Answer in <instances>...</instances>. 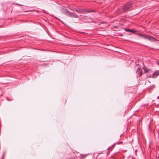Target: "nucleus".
<instances>
[{
    "mask_svg": "<svg viewBox=\"0 0 159 159\" xmlns=\"http://www.w3.org/2000/svg\"><path fill=\"white\" fill-rule=\"evenodd\" d=\"M61 12L65 15H66L73 18H78L79 16L75 14V13L70 12L67 9L64 8H61Z\"/></svg>",
    "mask_w": 159,
    "mask_h": 159,
    "instance_id": "f257e3e1",
    "label": "nucleus"
},
{
    "mask_svg": "<svg viewBox=\"0 0 159 159\" xmlns=\"http://www.w3.org/2000/svg\"><path fill=\"white\" fill-rule=\"evenodd\" d=\"M140 35L143 39L155 42L157 41V39L156 38L150 35H143L141 34Z\"/></svg>",
    "mask_w": 159,
    "mask_h": 159,
    "instance_id": "f03ea898",
    "label": "nucleus"
},
{
    "mask_svg": "<svg viewBox=\"0 0 159 159\" xmlns=\"http://www.w3.org/2000/svg\"><path fill=\"white\" fill-rule=\"evenodd\" d=\"M131 4L130 3H127L124 6L123 8V9L124 11H125L128 10L130 9L131 7Z\"/></svg>",
    "mask_w": 159,
    "mask_h": 159,
    "instance_id": "7ed1b4c3",
    "label": "nucleus"
},
{
    "mask_svg": "<svg viewBox=\"0 0 159 159\" xmlns=\"http://www.w3.org/2000/svg\"><path fill=\"white\" fill-rule=\"evenodd\" d=\"M78 13H84L85 12H86L87 13H89L91 11H89L88 10H86L85 9H78L75 10Z\"/></svg>",
    "mask_w": 159,
    "mask_h": 159,
    "instance_id": "20e7f679",
    "label": "nucleus"
},
{
    "mask_svg": "<svg viewBox=\"0 0 159 159\" xmlns=\"http://www.w3.org/2000/svg\"><path fill=\"white\" fill-rule=\"evenodd\" d=\"M143 73L142 69L140 68H138L136 72L137 75L138 77H140L142 75Z\"/></svg>",
    "mask_w": 159,
    "mask_h": 159,
    "instance_id": "39448f33",
    "label": "nucleus"
},
{
    "mask_svg": "<svg viewBox=\"0 0 159 159\" xmlns=\"http://www.w3.org/2000/svg\"><path fill=\"white\" fill-rule=\"evenodd\" d=\"M159 75V71H156L153 74V77L155 78Z\"/></svg>",
    "mask_w": 159,
    "mask_h": 159,
    "instance_id": "423d86ee",
    "label": "nucleus"
},
{
    "mask_svg": "<svg viewBox=\"0 0 159 159\" xmlns=\"http://www.w3.org/2000/svg\"><path fill=\"white\" fill-rule=\"evenodd\" d=\"M126 30L127 31L129 32H132V33H135L136 32V31L133 30L131 29H126Z\"/></svg>",
    "mask_w": 159,
    "mask_h": 159,
    "instance_id": "0eeeda50",
    "label": "nucleus"
},
{
    "mask_svg": "<svg viewBox=\"0 0 159 159\" xmlns=\"http://www.w3.org/2000/svg\"><path fill=\"white\" fill-rule=\"evenodd\" d=\"M144 70L145 72L146 73H147L148 72V70H147L145 69H144Z\"/></svg>",
    "mask_w": 159,
    "mask_h": 159,
    "instance_id": "6e6552de",
    "label": "nucleus"
},
{
    "mask_svg": "<svg viewBox=\"0 0 159 159\" xmlns=\"http://www.w3.org/2000/svg\"><path fill=\"white\" fill-rule=\"evenodd\" d=\"M81 157H85V156H86V155H81Z\"/></svg>",
    "mask_w": 159,
    "mask_h": 159,
    "instance_id": "1a4fd4ad",
    "label": "nucleus"
},
{
    "mask_svg": "<svg viewBox=\"0 0 159 159\" xmlns=\"http://www.w3.org/2000/svg\"><path fill=\"white\" fill-rule=\"evenodd\" d=\"M158 65L159 66V62H158Z\"/></svg>",
    "mask_w": 159,
    "mask_h": 159,
    "instance_id": "9d476101",
    "label": "nucleus"
},
{
    "mask_svg": "<svg viewBox=\"0 0 159 159\" xmlns=\"http://www.w3.org/2000/svg\"><path fill=\"white\" fill-rule=\"evenodd\" d=\"M71 10H72V11H74V10H73V9H70Z\"/></svg>",
    "mask_w": 159,
    "mask_h": 159,
    "instance_id": "9b49d317",
    "label": "nucleus"
}]
</instances>
